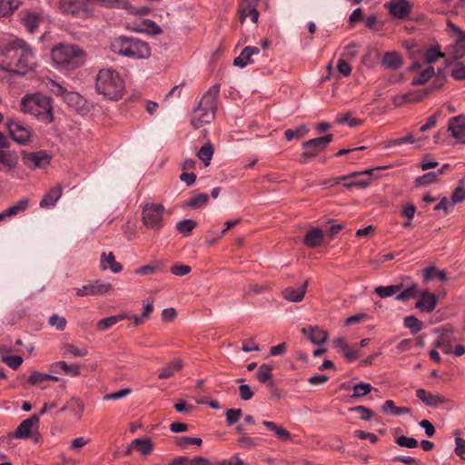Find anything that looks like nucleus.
Segmentation results:
<instances>
[{
	"instance_id": "1",
	"label": "nucleus",
	"mask_w": 465,
	"mask_h": 465,
	"mask_svg": "<svg viewBox=\"0 0 465 465\" xmlns=\"http://www.w3.org/2000/svg\"><path fill=\"white\" fill-rule=\"evenodd\" d=\"M35 66V54L25 40L11 36L0 45V74L24 76Z\"/></svg>"
},
{
	"instance_id": "31",
	"label": "nucleus",
	"mask_w": 465,
	"mask_h": 465,
	"mask_svg": "<svg viewBox=\"0 0 465 465\" xmlns=\"http://www.w3.org/2000/svg\"><path fill=\"white\" fill-rule=\"evenodd\" d=\"M132 447H135V450L142 455H150L153 450V442L150 438H138L132 440Z\"/></svg>"
},
{
	"instance_id": "14",
	"label": "nucleus",
	"mask_w": 465,
	"mask_h": 465,
	"mask_svg": "<svg viewBox=\"0 0 465 465\" xmlns=\"http://www.w3.org/2000/svg\"><path fill=\"white\" fill-rule=\"evenodd\" d=\"M19 15L22 25L30 34L35 33L39 25L45 20V15L43 11L25 10L22 11Z\"/></svg>"
},
{
	"instance_id": "26",
	"label": "nucleus",
	"mask_w": 465,
	"mask_h": 465,
	"mask_svg": "<svg viewBox=\"0 0 465 465\" xmlns=\"http://www.w3.org/2000/svg\"><path fill=\"white\" fill-rule=\"evenodd\" d=\"M100 267L103 271L110 269L114 273H118L123 270L122 264L115 261L114 254L112 252L101 254Z\"/></svg>"
},
{
	"instance_id": "25",
	"label": "nucleus",
	"mask_w": 465,
	"mask_h": 465,
	"mask_svg": "<svg viewBox=\"0 0 465 465\" xmlns=\"http://www.w3.org/2000/svg\"><path fill=\"white\" fill-rule=\"evenodd\" d=\"M448 130L451 135L456 139H460L465 136V117L458 115L452 117L449 121Z\"/></svg>"
},
{
	"instance_id": "5",
	"label": "nucleus",
	"mask_w": 465,
	"mask_h": 465,
	"mask_svg": "<svg viewBox=\"0 0 465 465\" xmlns=\"http://www.w3.org/2000/svg\"><path fill=\"white\" fill-rule=\"evenodd\" d=\"M114 53L133 58L146 59L151 55L149 45L135 37L119 36L111 43Z\"/></svg>"
},
{
	"instance_id": "8",
	"label": "nucleus",
	"mask_w": 465,
	"mask_h": 465,
	"mask_svg": "<svg viewBox=\"0 0 465 465\" xmlns=\"http://www.w3.org/2000/svg\"><path fill=\"white\" fill-rule=\"evenodd\" d=\"M39 415L33 414L18 425L12 437L17 440H26L31 438L35 443H39L42 440L39 432Z\"/></svg>"
},
{
	"instance_id": "52",
	"label": "nucleus",
	"mask_w": 465,
	"mask_h": 465,
	"mask_svg": "<svg viewBox=\"0 0 465 465\" xmlns=\"http://www.w3.org/2000/svg\"><path fill=\"white\" fill-rule=\"evenodd\" d=\"M242 415L241 409H228L225 412L226 422L229 426L239 421Z\"/></svg>"
},
{
	"instance_id": "29",
	"label": "nucleus",
	"mask_w": 465,
	"mask_h": 465,
	"mask_svg": "<svg viewBox=\"0 0 465 465\" xmlns=\"http://www.w3.org/2000/svg\"><path fill=\"white\" fill-rule=\"evenodd\" d=\"M58 369L62 370L65 374L77 377L81 374L80 367L77 364H67L64 361L54 362L51 365L52 371H57Z\"/></svg>"
},
{
	"instance_id": "35",
	"label": "nucleus",
	"mask_w": 465,
	"mask_h": 465,
	"mask_svg": "<svg viewBox=\"0 0 465 465\" xmlns=\"http://www.w3.org/2000/svg\"><path fill=\"white\" fill-rule=\"evenodd\" d=\"M89 5L99 4L105 8L130 9L128 0H88Z\"/></svg>"
},
{
	"instance_id": "41",
	"label": "nucleus",
	"mask_w": 465,
	"mask_h": 465,
	"mask_svg": "<svg viewBox=\"0 0 465 465\" xmlns=\"http://www.w3.org/2000/svg\"><path fill=\"white\" fill-rule=\"evenodd\" d=\"M196 226L197 223L194 220L184 219L176 223V230L183 236H188Z\"/></svg>"
},
{
	"instance_id": "34",
	"label": "nucleus",
	"mask_w": 465,
	"mask_h": 465,
	"mask_svg": "<svg viewBox=\"0 0 465 465\" xmlns=\"http://www.w3.org/2000/svg\"><path fill=\"white\" fill-rule=\"evenodd\" d=\"M382 64L389 69H398L402 64V59L396 52H387L383 55Z\"/></svg>"
},
{
	"instance_id": "47",
	"label": "nucleus",
	"mask_w": 465,
	"mask_h": 465,
	"mask_svg": "<svg viewBox=\"0 0 465 465\" xmlns=\"http://www.w3.org/2000/svg\"><path fill=\"white\" fill-rule=\"evenodd\" d=\"M272 370L268 364H262L256 372L257 380L262 383H266L272 377Z\"/></svg>"
},
{
	"instance_id": "28",
	"label": "nucleus",
	"mask_w": 465,
	"mask_h": 465,
	"mask_svg": "<svg viewBox=\"0 0 465 465\" xmlns=\"http://www.w3.org/2000/svg\"><path fill=\"white\" fill-rule=\"evenodd\" d=\"M324 234L322 230L314 228L310 230L304 237V244L311 248L318 247L322 244Z\"/></svg>"
},
{
	"instance_id": "60",
	"label": "nucleus",
	"mask_w": 465,
	"mask_h": 465,
	"mask_svg": "<svg viewBox=\"0 0 465 465\" xmlns=\"http://www.w3.org/2000/svg\"><path fill=\"white\" fill-rule=\"evenodd\" d=\"M351 412H358L360 414V418L363 420H370L373 415V412L371 409L364 406H355L349 409Z\"/></svg>"
},
{
	"instance_id": "33",
	"label": "nucleus",
	"mask_w": 465,
	"mask_h": 465,
	"mask_svg": "<svg viewBox=\"0 0 465 465\" xmlns=\"http://www.w3.org/2000/svg\"><path fill=\"white\" fill-rule=\"evenodd\" d=\"M65 408H67L68 411H70L75 419L77 420H81L84 410V401L76 397H72L66 403Z\"/></svg>"
},
{
	"instance_id": "61",
	"label": "nucleus",
	"mask_w": 465,
	"mask_h": 465,
	"mask_svg": "<svg viewBox=\"0 0 465 465\" xmlns=\"http://www.w3.org/2000/svg\"><path fill=\"white\" fill-rule=\"evenodd\" d=\"M143 24L144 27L140 29V31H146L153 35H157L162 33L161 27L152 20L145 19Z\"/></svg>"
},
{
	"instance_id": "45",
	"label": "nucleus",
	"mask_w": 465,
	"mask_h": 465,
	"mask_svg": "<svg viewBox=\"0 0 465 465\" xmlns=\"http://www.w3.org/2000/svg\"><path fill=\"white\" fill-rule=\"evenodd\" d=\"M29 206V200L27 198H22L15 204L8 207L6 210L9 217L15 216L20 213L25 212Z\"/></svg>"
},
{
	"instance_id": "36",
	"label": "nucleus",
	"mask_w": 465,
	"mask_h": 465,
	"mask_svg": "<svg viewBox=\"0 0 465 465\" xmlns=\"http://www.w3.org/2000/svg\"><path fill=\"white\" fill-rule=\"evenodd\" d=\"M433 345L434 348L441 349V351L446 354H450L452 352V340L448 332L441 333Z\"/></svg>"
},
{
	"instance_id": "11",
	"label": "nucleus",
	"mask_w": 465,
	"mask_h": 465,
	"mask_svg": "<svg viewBox=\"0 0 465 465\" xmlns=\"http://www.w3.org/2000/svg\"><path fill=\"white\" fill-rule=\"evenodd\" d=\"M448 27L452 29L456 35L454 43L449 45L446 50L448 58L445 62L446 65L450 66L452 64L450 58L453 60H460L465 55V34L451 22H448Z\"/></svg>"
},
{
	"instance_id": "53",
	"label": "nucleus",
	"mask_w": 465,
	"mask_h": 465,
	"mask_svg": "<svg viewBox=\"0 0 465 465\" xmlns=\"http://www.w3.org/2000/svg\"><path fill=\"white\" fill-rule=\"evenodd\" d=\"M336 123L339 124H342L347 123L349 126L355 127L359 125L361 122L359 119L351 118V113L343 114H338L336 116Z\"/></svg>"
},
{
	"instance_id": "50",
	"label": "nucleus",
	"mask_w": 465,
	"mask_h": 465,
	"mask_svg": "<svg viewBox=\"0 0 465 465\" xmlns=\"http://www.w3.org/2000/svg\"><path fill=\"white\" fill-rule=\"evenodd\" d=\"M237 443L239 447L242 449H252L255 448L258 444V439L252 438L248 434L242 435L238 438Z\"/></svg>"
},
{
	"instance_id": "51",
	"label": "nucleus",
	"mask_w": 465,
	"mask_h": 465,
	"mask_svg": "<svg viewBox=\"0 0 465 465\" xmlns=\"http://www.w3.org/2000/svg\"><path fill=\"white\" fill-rule=\"evenodd\" d=\"M308 132L309 129L306 127V125H301L296 130L287 129L284 133V135L288 141H291L293 138L302 137L303 135L307 134Z\"/></svg>"
},
{
	"instance_id": "37",
	"label": "nucleus",
	"mask_w": 465,
	"mask_h": 465,
	"mask_svg": "<svg viewBox=\"0 0 465 465\" xmlns=\"http://www.w3.org/2000/svg\"><path fill=\"white\" fill-rule=\"evenodd\" d=\"M61 350L64 354L72 355L74 357H85L88 354V350L86 347H77L72 343H64L61 346Z\"/></svg>"
},
{
	"instance_id": "17",
	"label": "nucleus",
	"mask_w": 465,
	"mask_h": 465,
	"mask_svg": "<svg viewBox=\"0 0 465 465\" xmlns=\"http://www.w3.org/2000/svg\"><path fill=\"white\" fill-rule=\"evenodd\" d=\"M260 0H242L239 7V20L242 24L247 16H250L252 23H257L259 12L257 5Z\"/></svg>"
},
{
	"instance_id": "7",
	"label": "nucleus",
	"mask_w": 465,
	"mask_h": 465,
	"mask_svg": "<svg viewBox=\"0 0 465 465\" xmlns=\"http://www.w3.org/2000/svg\"><path fill=\"white\" fill-rule=\"evenodd\" d=\"M59 10L64 15L81 19L90 18L94 13L88 0H59Z\"/></svg>"
},
{
	"instance_id": "9",
	"label": "nucleus",
	"mask_w": 465,
	"mask_h": 465,
	"mask_svg": "<svg viewBox=\"0 0 465 465\" xmlns=\"http://www.w3.org/2000/svg\"><path fill=\"white\" fill-rule=\"evenodd\" d=\"M165 208L162 203H147L142 211V222L144 226L160 230L163 226V214Z\"/></svg>"
},
{
	"instance_id": "6",
	"label": "nucleus",
	"mask_w": 465,
	"mask_h": 465,
	"mask_svg": "<svg viewBox=\"0 0 465 465\" xmlns=\"http://www.w3.org/2000/svg\"><path fill=\"white\" fill-rule=\"evenodd\" d=\"M52 60L67 69H74L84 63V53L74 45H58L52 49Z\"/></svg>"
},
{
	"instance_id": "24",
	"label": "nucleus",
	"mask_w": 465,
	"mask_h": 465,
	"mask_svg": "<svg viewBox=\"0 0 465 465\" xmlns=\"http://www.w3.org/2000/svg\"><path fill=\"white\" fill-rule=\"evenodd\" d=\"M302 332L314 344H322L328 339V332L317 326L303 328Z\"/></svg>"
},
{
	"instance_id": "22",
	"label": "nucleus",
	"mask_w": 465,
	"mask_h": 465,
	"mask_svg": "<svg viewBox=\"0 0 465 465\" xmlns=\"http://www.w3.org/2000/svg\"><path fill=\"white\" fill-rule=\"evenodd\" d=\"M260 49L254 46H246L241 52L240 55L235 57L233 60V65L243 68L248 64L253 63L252 55L258 54Z\"/></svg>"
},
{
	"instance_id": "43",
	"label": "nucleus",
	"mask_w": 465,
	"mask_h": 465,
	"mask_svg": "<svg viewBox=\"0 0 465 465\" xmlns=\"http://www.w3.org/2000/svg\"><path fill=\"white\" fill-rule=\"evenodd\" d=\"M430 94L431 88H426L423 90L410 91L406 93V95L409 103H419L424 100Z\"/></svg>"
},
{
	"instance_id": "19",
	"label": "nucleus",
	"mask_w": 465,
	"mask_h": 465,
	"mask_svg": "<svg viewBox=\"0 0 465 465\" xmlns=\"http://www.w3.org/2000/svg\"><path fill=\"white\" fill-rule=\"evenodd\" d=\"M416 397L429 407L437 408L440 405L447 403L448 400L440 394H432L424 389L416 391Z\"/></svg>"
},
{
	"instance_id": "12",
	"label": "nucleus",
	"mask_w": 465,
	"mask_h": 465,
	"mask_svg": "<svg viewBox=\"0 0 465 465\" xmlns=\"http://www.w3.org/2000/svg\"><path fill=\"white\" fill-rule=\"evenodd\" d=\"M113 290L110 282L102 281L89 282L80 288H75V294L77 296H96L108 294Z\"/></svg>"
},
{
	"instance_id": "42",
	"label": "nucleus",
	"mask_w": 465,
	"mask_h": 465,
	"mask_svg": "<svg viewBox=\"0 0 465 465\" xmlns=\"http://www.w3.org/2000/svg\"><path fill=\"white\" fill-rule=\"evenodd\" d=\"M401 288V284L398 285H389V286H377L374 289V292L380 298H387L396 294Z\"/></svg>"
},
{
	"instance_id": "64",
	"label": "nucleus",
	"mask_w": 465,
	"mask_h": 465,
	"mask_svg": "<svg viewBox=\"0 0 465 465\" xmlns=\"http://www.w3.org/2000/svg\"><path fill=\"white\" fill-rule=\"evenodd\" d=\"M63 99L68 105L75 106L82 101V96L78 93L67 91Z\"/></svg>"
},
{
	"instance_id": "20",
	"label": "nucleus",
	"mask_w": 465,
	"mask_h": 465,
	"mask_svg": "<svg viewBox=\"0 0 465 465\" xmlns=\"http://www.w3.org/2000/svg\"><path fill=\"white\" fill-rule=\"evenodd\" d=\"M438 303L436 295L428 291H423L420 294V299L415 307L422 312H431Z\"/></svg>"
},
{
	"instance_id": "49",
	"label": "nucleus",
	"mask_w": 465,
	"mask_h": 465,
	"mask_svg": "<svg viewBox=\"0 0 465 465\" xmlns=\"http://www.w3.org/2000/svg\"><path fill=\"white\" fill-rule=\"evenodd\" d=\"M372 390V387L369 383L360 382L353 386L352 398L364 397L369 394Z\"/></svg>"
},
{
	"instance_id": "2",
	"label": "nucleus",
	"mask_w": 465,
	"mask_h": 465,
	"mask_svg": "<svg viewBox=\"0 0 465 465\" xmlns=\"http://www.w3.org/2000/svg\"><path fill=\"white\" fill-rule=\"evenodd\" d=\"M20 110L49 124L54 121L53 101L41 93L25 94L20 102Z\"/></svg>"
},
{
	"instance_id": "58",
	"label": "nucleus",
	"mask_w": 465,
	"mask_h": 465,
	"mask_svg": "<svg viewBox=\"0 0 465 465\" xmlns=\"http://www.w3.org/2000/svg\"><path fill=\"white\" fill-rule=\"evenodd\" d=\"M2 361L5 362L13 370H17L23 363V358L21 356H2Z\"/></svg>"
},
{
	"instance_id": "15",
	"label": "nucleus",
	"mask_w": 465,
	"mask_h": 465,
	"mask_svg": "<svg viewBox=\"0 0 465 465\" xmlns=\"http://www.w3.org/2000/svg\"><path fill=\"white\" fill-rule=\"evenodd\" d=\"M8 131L12 139L20 144L26 143L32 134L31 128L17 121H11L8 124Z\"/></svg>"
},
{
	"instance_id": "18",
	"label": "nucleus",
	"mask_w": 465,
	"mask_h": 465,
	"mask_svg": "<svg viewBox=\"0 0 465 465\" xmlns=\"http://www.w3.org/2000/svg\"><path fill=\"white\" fill-rule=\"evenodd\" d=\"M389 13L399 19H404L411 12V5L408 0H390L385 4Z\"/></svg>"
},
{
	"instance_id": "56",
	"label": "nucleus",
	"mask_w": 465,
	"mask_h": 465,
	"mask_svg": "<svg viewBox=\"0 0 465 465\" xmlns=\"http://www.w3.org/2000/svg\"><path fill=\"white\" fill-rule=\"evenodd\" d=\"M418 292V289L416 285H411L406 289H404L401 292H400L396 299L399 301H408L411 298H415Z\"/></svg>"
},
{
	"instance_id": "3",
	"label": "nucleus",
	"mask_w": 465,
	"mask_h": 465,
	"mask_svg": "<svg viewBox=\"0 0 465 465\" xmlns=\"http://www.w3.org/2000/svg\"><path fill=\"white\" fill-rule=\"evenodd\" d=\"M95 88L98 94L108 100L122 99L125 84L119 73L113 68L101 69L96 76Z\"/></svg>"
},
{
	"instance_id": "46",
	"label": "nucleus",
	"mask_w": 465,
	"mask_h": 465,
	"mask_svg": "<svg viewBox=\"0 0 465 465\" xmlns=\"http://www.w3.org/2000/svg\"><path fill=\"white\" fill-rule=\"evenodd\" d=\"M434 74V69L432 66H427L420 74L414 77L411 81L412 85L424 84L431 76Z\"/></svg>"
},
{
	"instance_id": "54",
	"label": "nucleus",
	"mask_w": 465,
	"mask_h": 465,
	"mask_svg": "<svg viewBox=\"0 0 465 465\" xmlns=\"http://www.w3.org/2000/svg\"><path fill=\"white\" fill-rule=\"evenodd\" d=\"M48 323L51 326L55 327L59 331H64L66 326L67 321L64 317L54 313L53 315L50 316Z\"/></svg>"
},
{
	"instance_id": "10",
	"label": "nucleus",
	"mask_w": 465,
	"mask_h": 465,
	"mask_svg": "<svg viewBox=\"0 0 465 465\" xmlns=\"http://www.w3.org/2000/svg\"><path fill=\"white\" fill-rule=\"evenodd\" d=\"M333 134H328L322 137H318L305 141L302 143V147L305 151L301 154L299 161L302 163L308 162L312 157L317 156L321 152L324 151L327 145L332 142Z\"/></svg>"
},
{
	"instance_id": "16",
	"label": "nucleus",
	"mask_w": 465,
	"mask_h": 465,
	"mask_svg": "<svg viewBox=\"0 0 465 465\" xmlns=\"http://www.w3.org/2000/svg\"><path fill=\"white\" fill-rule=\"evenodd\" d=\"M19 164V155L15 150H0V172L9 173Z\"/></svg>"
},
{
	"instance_id": "57",
	"label": "nucleus",
	"mask_w": 465,
	"mask_h": 465,
	"mask_svg": "<svg viewBox=\"0 0 465 465\" xmlns=\"http://www.w3.org/2000/svg\"><path fill=\"white\" fill-rule=\"evenodd\" d=\"M460 183L451 195L452 204L461 203L465 199L464 180H461Z\"/></svg>"
},
{
	"instance_id": "13",
	"label": "nucleus",
	"mask_w": 465,
	"mask_h": 465,
	"mask_svg": "<svg viewBox=\"0 0 465 465\" xmlns=\"http://www.w3.org/2000/svg\"><path fill=\"white\" fill-rule=\"evenodd\" d=\"M51 155L46 151L23 153V163L30 169L45 168L49 165Z\"/></svg>"
},
{
	"instance_id": "21",
	"label": "nucleus",
	"mask_w": 465,
	"mask_h": 465,
	"mask_svg": "<svg viewBox=\"0 0 465 465\" xmlns=\"http://www.w3.org/2000/svg\"><path fill=\"white\" fill-rule=\"evenodd\" d=\"M308 287V281L299 288L287 287L282 292V297L291 302H300L303 300Z\"/></svg>"
},
{
	"instance_id": "30",
	"label": "nucleus",
	"mask_w": 465,
	"mask_h": 465,
	"mask_svg": "<svg viewBox=\"0 0 465 465\" xmlns=\"http://www.w3.org/2000/svg\"><path fill=\"white\" fill-rule=\"evenodd\" d=\"M262 424L268 429L270 430L271 431H272L274 433V435L281 440L282 441H289L292 440V435L291 433L286 430L284 429L282 426H280L278 424H276L275 422L273 421H268V420H263L262 421Z\"/></svg>"
},
{
	"instance_id": "59",
	"label": "nucleus",
	"mask_w": 465,
	"mask_h": 465,
	"mask_svg": "<svg viewBox=\"0 0 465 465\" xmlns=\"http://www.w3.org/2000/svg\"><path fill=\"white\" fill-rule=\"evenodd\" d=\"M446 55V53H441L436 48H430L425 53V61L427 64H433L440 57H445Z\"/></svg>"
},
{
	"instance_id": "62",
	"label": "nucleus",
	"mask_w": 465,
	"mask_h": 465,
	"mask_svg": "<svg viewBox=\"0 0 465 465\" xmlns=\"http://www.w3.org/2000/svg\"><path fill=\"white\" fill-rule=\"evenodd\" d=\"M450 74L456 80L464 81L465 80V64L460 62L454 64Z\"/></svg>"
},
{
	"instance_id": "4",
	"label": "nucleus",
	"mask_w": 465,
	"mask_h": 465,
	"mask_svg": "<svg viewBox=\"0 0 465 465\" xmlns=\"http://www.w3.org/2000/svg\"><path fill=\"white\" fill-rule=\"evenodd\" d=\"M219 92V84L211 86L193 110L191 123L195 129H199L205 124H210L214 119Z\"/></svg>"
},
{
	"instance_id": "38",
	"label": "nucleus",
	"mask_w": 465,
	"mask_h": 465,
	"mask_svg": "<svg viewBox=\"0 0 465 465\" xmlns=\"http://www.w3.org/2000/svg\"><path fill=\"white\" fill-rule=\"evenodd\" d=\"M21 5L22 2L19 0H0V17L12 14Z\"/></svg>"
},
{
	"instance_id": "23",
	"label": "nucleus",
	"mask_w": 465,
	"mask_h": 465,
	"mask_svg": "<svg viewBox=\"0 0 465 465\" xmlns=\"http://www.w3.org/2000/svg\"><path fill=\"white\" fill-rule=\"evenodd\" d=\"M183 368V361L179 358H176L169 361L165 366L159 370L158 378L160 380H166L172 378L176 372L181 371Z\"/></svg>"
},
{
	"instance_id": "63",
	"label": "nucleus",
	"mask_w": 465,
	"mask_h": 465,
	"mask_svg": "<svg viewBox=\"0 0 465 465\" xmlns=\"http://www.w3.org/2000/svg\"><path fill=\"white\" fill-rule=\"evenodd\" d=\"M395 442L401 446L409 449H413L418 446V441L411 437L400 436L395 440Z\"/></svg>"
},
{
	"instance_id": "40",
	"label": "nucleus",
	"mask_w": 465,
	"mask_h": 465,
	"mask_svg": "<svg viewBox=\"0 0 465 465\" xmlns=\"http://www.w3.org/2000/svg\"><path fill=\"white\" fill-rule=\"evenodd\" d=\"M423 276L426 281L431 280L436 277L440 282H446L448 280L446 272L444 270H438L434 266H429L423 270Z\"/></svg>"
},
{
	"instance_id": "55",
	"label": "nucleus",
	"mask_w": 465,
	"mask_h": 465,
	"mask_svg": "<svg viewBox=\"0 0 465 465\" xmlns=\"http://www.w3.org/2000/svg\"><path fill=\"white\" fill-rule=\"evenodd\" d=\"M404 324L407 328L411 330L413 333H417L422 328V323L415 316H408L404 320Z\"/></svg>"
},
{
	"instance_id": "44",
	"label": "nucleus",
	"mask_w": 465,
	"mask_h": 465,
	"mask_svg": "<svg viewBox=\"0 0 465 465\" xmlns=\"http://www.w3.org/2000/svg\"><path fill=\"white\" fill-rule=\"evenodd\" d=\"M213 155V147L210 143L203 145L197 153V157L204 163L205 166L210 164L212 157Z\"/></svg>"
},
{
	"instance_id": "48",
	"label": "nucleus",
	"mask_w": 465,
	"mask_h": 465,
	"mask_svg": "<svg viewBox=\"0 0 465 465\" xmlns=\"http://www.w3.org/2000/svg\"><path fill=\"white\" fill-rule=\"evenodd\" d=\"M209 196L207 193H199L193 197L187 203L186 206L193 209H198L205 205L208 203Z\"/></svg>"
},
{
	"instance_id": "32",
	"label": "nucleus",
	"mask_w": 465,
	"mask_h": 465,
	"mask_svg": "<svg viewBox=\"0 0 465 465\" xmlns=\"http://www.w3.org/2000/svg\"><path fill=\"white\" fill-rule=\"evenodd\" d=\"M126 318H129V313L126 312L104 318L96 323V327L99 331H103L113 327L119 322L125 320Z\"/></svg>"
},
{
	"instance_id": "39",
	"label": "nucleus",
	"mask_w": 465,
	"mask_h": 465,
	"mask_svg": "<svg viewBox=\"0 0 465 465\" xmlns=\"http://www.w3.org/2000/svg\"><path fill=\"white\" fill-rule=\"evenodd\" d=\"M442 174V170H438L437 172H430L420 177H417L415 180V183L417 186H426L435 183L438 180V177Z\"/></svg>"
},
{
	"instance_id": "27",
	"label": "nucleus",
	"mask_w": 465,
	"mask_h": 465,
	"mask_svg": "<svg viewBox=\"0 0 465 465\" xmlns=\"http://www.w3.org/2000/svg\"><path fill=\"white\" fill-rule=\"evenodd\" d=\"M62 196V187L60 185H56L53 188H51L43 197V199L40 201V207L41 208H49L55 204V203L60 199Z\"/></svg>"
}]
</instances>
